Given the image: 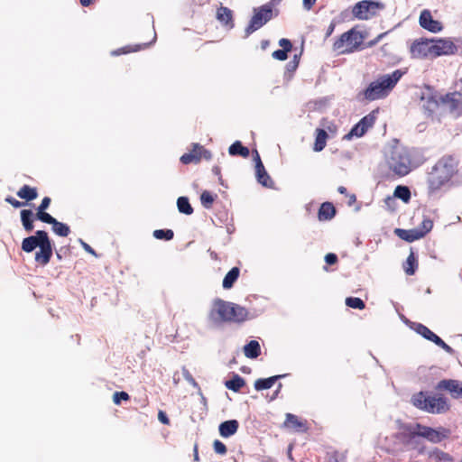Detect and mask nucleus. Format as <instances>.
<instances>
[{
  "mask_svg": "<svg viewBox=\"0 0 462 462\" xmlns=\"http://www.w3.org/2000/svg\"><path fill=\"white\" fill-rule=\"evenodd\" d=\"M315 134L313 150L315 152H321L327 145L328 134L323 128H317Z\"/></svg>",
  "mask_w": 462,
  "mask_h": 462,
  "instance_id": "b1692460",
  "label": "nucleus"
},
{
  "mask_svg": "<svg viewBox=\"0 0 462 462\" xmlns=\"http://www.w3.org/2000/svg\"><path fill=\"white\" fill-rule=\"evenodd\" d=\"M419 438L420 435L416 429V423L413 425H404L402 427V430L400 433V439L404 445L410 446L412 448H417L420 445Z\"/></svg>",
  "mask_w": 462,
  "mask_h": 462,
  "instance_id": "4468645a",
  "label": "nucleus"
},
{
  "mask_svg": "<svg viewBox=\"0 0 462 462\" xmlns=\"http://www.w3.org/2000/svg\"><path fill=\"white\" fill-rule=\"evenodd\" d=\"M435 389L448 392L453 399H462V382L455 379L440 380Z\"/></svg>",
  "mask_w": 462,
  "mask_h": 462,
  "instance_id": "ddd939ff",
  "label": "nucleus"
},
{
  "mask_svg": "<svg viewBox=\"0 0 462 462\" xmlns=\"http://www.w3.org/2000/svg\"><path fill=\"white\" fill-rule=\"evenodd\" d=\"M345 303L347 307L356 310H364L365 308L364 300L356 297H347L345 300Z\"/></svg>",
  "mask_w": 462,
  "mask_h": 462,
  "instance_id": "79ce46f5",
  "label": "nucleus"
},
{
  "mask_svg": "<svg viewBox=\"0 0 462 462\" xmlns=\"http://www.w3.org/2000/svg\"><path fill=\"white\" fill-rule=\"evenodd\" d=\"M418 260L415 254L411 250L406 261L403 263V270L407 275H413L418 269Z\"/></svg>",
  "mask_w": 462,
  "mask_h": 462,
  "instance_id": "c85d7f7f",
  "label": "nucleus"
},
{
  "mask_svg": "<svg viewBox=\"0 0 462 462\" xmlns=\"http://www.w3.org/2000/svg\"><path fill=\"white\" fill-rule=\"evenodd\" d=\"M153 236L158 240H171L174 233L171 229H156L153 231Z\"/></svg>",
  "mask_w": 462,
  "mask_h": 462,
  "instance_id": "37998d69",
  "label": "nucleus"
},
{
  "mask_svg": "<svg viewBox=\"0 0 462 462\" xmlns=\"http://www.w3.org/2000/svg\"><path fill=\"white\" fill-rule=\"evenodd\" d=\"M283 426L298 432H305L308 430L306 421L301 420L298 416L287 413Z\"/></svg>",
  "mask_w": 462,
  "mask_h": 462,
  "instance_id": "412c9836",
  "label": "nucleus"
},
{
  "mask_svg": "<svg viewBox=\"0 0 462 462\" xmlns=\"http://www.w3.org/2000/svg\"><path fill=\"white\" fill-rule=\"evenodd\" d=\"M213 448L215 452L219 455H225L227 451L226 445L218 439L214 441Z\"/></svg>",
  "mask_w": 462,
  "mask_h": 462,
  "instance_id": "de8ad7c7",
  "label": "nucleus"
},
{
  "mask_svg": "<svg viewBox=\"0 0 462 462\" xmlns=\"http://www.w3.org/2000/svg\"><path fill=\"white\" fill-rule=\"evenodd\" d=\"M432 41L420 40L416 41L411 46V54L415 59H424L432 57Z\"/></svg>",
  "mask_w": 462,
  "mask_h": 462,
  "instance_id": "2eb2a0df",
  "label": "nucleus"
},
{
  "mask_svg": "<svg viewBox=\"0 0 462 462\" xmlns=\"http://www.w3.org/2000/svg\"><path fill=\"white\" fill-rule=\"evenodd\" d=\"M457 171V161L451 155L443 156L428 176L429 189L434 192L448 182Z\"/></svg>",
  "mask_w": 462,
  "mask_h": 462,
  "instance_id": "20e7f679",
  "label": "nucleus"
},
{
  "mask_svg": "<svg viewBox=\"0 0 462 462\" xmlns=\"http://www.w3.org/2000/svg\"><path fill=\"white\" fill-rule=\"evenodd\" d=\"M433 227V222L430 218H424L421 224L417 227L420 238L424 237Z\"/></svg>",
  "mask_w": 462,
  "mask_h": 462,
  "instance_id": "a19ab883",
  "label": "nucleus"
},
{
  "mask_svg": "<svg viewBox=\"0 0 462 462\" xmlns=\"http://www.w3.org/2000/svg\"><path fill=\"white\" fill-rule=\"evenodd\" d=\"M383 5L378 2L363 0L356 3L352 8L353 15L358 20H368L374 16Z\"/></svg>",
  "mask_w": 462,
  "mask_h": 462,
  "instance_id": "9d476101",
  "label": "nucleus"
},
{
  "mask_svg": "<svg viewBox=\"0 0 462 462\" xmlns=\"http://www.w3.org/2000/svg\"><path fill=\"white\" fill-rule=\"evenodd\" d=\"M279 45L282 48V50L290 52L292 49V44L290 40L282 38L279 41Z\"/></svg>",
  "mask_w": 462,
  "mask_h": 462,
  "instance_id": "603ef678",
  "label": "nucleus"
},
{
  "mask_svg": "<svg viewBox=\"0 0 462 462\" xmlns=\"http://www.w3.org/2000/svg\"><path fill=\"white\" fill-rule=\"evenodd\" d=\"M52 230L55 234L63 237L68 236L70 232L69 226L59 222L58 220H55V222L52 224Z\"/></svg>",
  "mask_w": 462,
  "mask_h": 462,
  "instance_id": "ea45409f",
  "label": "nucleus"
},
{
  "mask_svg": "<svg viewBox=\"0 0 462 462\" xmlns=\"http://www.w3.org/2000/svg\"><path fill=\"white\" fill-rule=\"evenodd\" d=\"M202 158L206 160L211 159L210 152L199 143H193L192 149L189 152L184 153L180 160L183 164H189L198 163Z\"/></svg>",
  "mask_w": 462,
  "mask_h": 462,
  "instance_id": "f8f14e48",
  "label": "nucleus"
},
{
  "mask_svg": "<svg viewBox=\"0 0 462 462\" xmlns=\"http://www.w3.org/2000/svg\"><path fill=\"white\" fill-rule=\"evenodd\" d=\"M95 2V0H79V3L82 6H89Z\"/></svg>",
  "mask_w": 462,
  "mask_h": 462,
  "instance_id": "e2e57ef3",
  "label": "nucleus"
},
{
  "mask_svg": "<svg viewBox=\"0 0 462 462\" xmlns=\"http://www.w3.org/2000/svg\"><path fill=\"white\" fill-rule=\"evenodd\" d=\"M194 459H195L196 461H199V453H198V448H197V446H196V447H195V448H194Z\"/></svg>",
  "mask_w": 462,
  "mask_h": 462,
  "instance_id": "69168bd1",
  "label": "nucleus"
},
{
  "mask_svg": "<svg viewBox=\"0 0 462 462\" xmlns=\"http://www.w3.org/2000/svg\"><path fill=\"white\" fill-rule=\"evenodd\" d=\"M421 102L422 108L429 114V116L433 115L439 108H441L440 97H438L436 95L433 94L422 96Z\"/></svg>",
  "mask_w": 462,
  "mask_h": 462,
  "instance_id": "aec40b11",
  "label": "nucleus"
},
{
  "mask_svg": "<svg viewBox=\"0 0 462 462\" xmlns=\"http://www.w3.org/2000/svg\"><path fill=\"white\" fill-rule=\"evenodd\" d=\"M403 75L404 72L402 70L395 69L391 74L379 76L364 90V97L369 101L386 97Z\"/></svg>",
  "mask_w": 462,
  "mask_h": 462,
  "instance_id": "f257e3e1",
  "label": "nucleus"
},
{
  "mask_svg": "<svg viewBox=\"0 0 462 462\" xmlns=\"http://www.w3.org/2000/svg\"><path fill=\"white\" fill-rule=\"evenodd\" d=\"M432 57H438L440 55H447L453 52L455 48L451 42L439 40L437 42L432 41Z\"/></svg>",
  "mask_w": 462,
  "mask_h": 462,
  "instance_id": "4be33fe9",
  "label": "nucleus"
},
{
  "mask_svg": "<svg viewBox=\"0 0 462 462\" xmlns=\"http://www.w3.org/2000/svg\"><path fill=\"white\" fill-rule=\"evenodd\" d=\"M21 218L23 226L27 231H32L33 228V214L31 210L23 209L21 212Z\"/></svg>",
  "mask_w": 462,
  "mask_h": 462,
  "instance_id": "4c0bfd02",
  "label": "nucleus"
},
{
  "mask_svg": "<svg viewBox=\"0 0 462 462\" xmlns=\"http://www.w3.org/2000/svg\"><path fill=\"white\" fill-rule=\"evenodd\" d=\"M411 402L414 407L431 414H443L450 411L451 405L442 393L430 394L419 392L411 396Z\"/></svg>",
  "mask_w": 462,
  "mask_h": 462,
  "instance_id": "7ed1b4c3",
  "label": "nucleus"
},
{
  "mask_svg": "<svg viewBox=\"0 0 462 462\" xmlns=\"http://www.w3.org/2000/svg\"><path fill=\"white\" fill-rule=\"evenodd\" d=\"M256 153V164H255V171H256V178L259 183H261L263 186L271 188L273 185V181L272 180L271 177L265 171V168L260 159V156L257 152Z\"/></svg>",
  "mask_w": 462,
  "mask_h": 462,
  "instance_id": "a211bd4d",
  "label": "nucleus"
},
{
  "mask_svg": "<svg viewBox=\"0 0 462 462\" xmlns=\"http://www.w3.org/2000/svg\"><path fill=\"white\" fill-rule=\"evenodd\" d=\"M228 195L226 190H219V193H213L208 190H204L200 195L201 202H214L215 200H226Z\"/></svg>",
  "mask_w": 462,
  "mask_h": 462,
  "instance_id": "393cba45",
  "label": "nucleus"
},
{
  "mask_svg": "<svg viewBox=\"0 0 462 462\" xmlns=\"http://www.w3.org/2000/svg\"><path fill=\"white\" fill-rule=\"evenodd\" d=\"M130 395L126 392H115L113 394V402L115 404L119 405L121 401H129Z\"/></svg>",
  "mask_w": 462,
  "mask_h": 462,
  "instance_id": "49530a36",
  "label": "nucleus"
},
{
  "mask_svg": "<svg viewBox=\"0 0 462 462\" xmlns=\"http://www.w3.org/2000/svg\"><path fill=\"white\" fill-rule=\"evenodd\" d=\"M416 429L420 437L424 438L432 443H439L443 439H448L451 434L450 430L444 427L433 429L420 423H416Z\"/></svg>",
  "mask_w": 462,
  "mask_h": 462,
  "instance_id": "9b49d317",
  "label": "nucleus"
},
{
  "mask_svg": "<svg viewBox=\"0 0 462 462\" xmlns=\"http://www.w3.org/2000/svg\"><path fill=\"white\" fill-rule=\"evenodd\" d=\"M386 162L389 169L398 176H405L411 170V161L402 146H393L386 153Z\"/></svg>",
  "mask_w": 462,
  "mask_h": 462,
  "instance_id": "0eeeda50",
  "label": "nucleus"
},
{
  "mask_svg": "<svg viewBox=\"0 0 462 462\" xmlns=\"http://www.w3.org/2000/svg\"><path fill=\"white\" fill-rule=\"evenodd\" d=\"M273 18V7L271 4H266L261 7L254 9V15L250 20L248 26L245 28V35L249 36L263 26Z\"/></svg>",
  "mask_w": 462,
  "mask_h": 462,
  "instance_id": "6e6552de",
  "label": "nucleus"
},
{
  "mask_svg": "<svg viewBox=\"0 0 462 462\" xmlns=\"http://www.w3.org/2000/svg\"><path fill=\"white\" fill-rule=\"evenodd\" d=\"M383 35H384V33L379 34L374 40L371 41L368 43V46L375 45L383 37Z\"/></svg>",
  "mask_w": 462,
  "mask_h": 462,
  "instance_id": "680f3d73",
  "label": "nucleus"
},
{
  "mask_svg": "<svg viewBox=\"0 0 462 462\" xmlns=\"http://www.w3.org/2000/svg\"><path fill=\"white\" fill-rule=\"evenodd\" d=\"M364 40V34L353 27L334 42L332 50L337 55L350 54L360 49Z\"/></svg>",
  "mask_w": 462,
  "mask_h": 462,
  "instance_id": "423d86ee",
  "label": "nucleus"
},
{
  "mask_svg": "<svg viewBox=\"0 0 462 462\" xmlns=\"http://www.w3.org/2000/svg\"><path fill=\"white\" fill-rule=\"evenodd\" d=\"M228 152L232 156H241L247 158L249 156V149L242 144L240 141H236L228 148Z\"/></svg>",
  "mask_w": 462,
  "mask_h": 462,
  "instance_id": "c756f323",
  "label": "nucleus"
},
{
  "mask_svg": "<svg viewBox=\"0 0 462 462\" xmlns=\"http://www.w3.org/2000/svg\"><path fill=\"white\" fill-rule=\"evenodd\" d=\"M322 125H323L324 127H326V129H327L328 132H330L331 134H336V133H337V125H336L335 124H333V123H329V122H328V121H326V120H323V122H322Z\"/></svg>",
  "mask_w": 462,
  "mask_h": 462,
  "instance_id": "6e6d98bb",
  "label": "nucleus"
},
{
  "mask_svg": "<svg viewBox=\"0 0 462 462\" xmlns=\"http://www.w3.org/2000/svg\"><path fill=\"white\" fill-rule=\"evenodd\" d=\"M36 247L40 250L35 254V261L42 266L48 264L52 256V245L47 232L38 230L34 236L23 240L22 249L24 252L31 253Z\"/></svg>",
  "mask_w": 462,
  "mask_h": 462,
  "instance_id": "39448f33",
  "label": "nucleus"
},
{
  "mask_svg": "<svg viewBox=\"0 0 462 462\" xmlns=\"http://www.w3.org/2000/svg\"><path fill=\"white\" fill-rule=\"evenodd\" d=\"M337 191L339 193H341V194L346 195V199H347V200H348L347 202H356V195L355 194H349L347 192L346 188H345L343 186H340V187H338Z\"/></svg>",
  "mask_w": 462,
  "mask_h": 462,
  "instance_id": "8fccbe9b",
  "label": "nucleus"
},
{
  "mask_svg": "<svg viewBox=\"0 0 462 462\" xmlns=\"http://www.w3.org/2000/svg\"><path fill=\"white\" fill-rule=\"evenodd\" d=\"M41 202H51V199L49 197H44Z\"/></svg>",
  "mask_w": 462,
  "mask_h": 462,
  "instance_id": "774afa93",
  "label": "nucleus"
},
{
  "mask_svg": "<svg viewBox=\"0 0 462 462\" xmlns=\"http://www.w3.org/2000/svg\"><path fill=\"white\" fill-rule=\"evenodd\" d=\"M298 65H299V60H298L297 56L295 55L294 59L287 63L286 69L290 72H294L296 70V69L298 68Z\"/></svg>",
  "mask_w": 462,
  "mask_h": 462,
  "instance_id": "864d4df0",
  "label": "nucleus"
},
{
  "mask_svg": "<svg viewBox=\"0 0 462 462\" xmlns=\"http://www.w3.org/2000/svg\"><path fill=\"white\" fill-rule=\"evenodd\" d=\"M80 243L82 245V247L84 248V250L93 255H96V252L95 250L89 245H88L87 243H85L84 241L80 240Z\"/></svg>",
  "mask_w": 462,
  "mask_h": 462,
  "instance_id": "13d9d810",
  "label": "nucleus"
},
{
  "mask_svg": "<svg viewBox=\"0 0 462 462\" xmlns=\"http://www.w3.org/2000/svg\"><path fill=\"white\" fill-rule=\"evenodd\" d=\"M416 331L421 335L424 338L435 343L438 346L441 347L448 353H451L453 349L448 344H446L438 335L431 331L428 327L418 324Z\"/></svg>",
  "mask_w": 462,
  "mask_h": 462,
  "instance_id": "dca6fc26",
  "label": "nucleus"
},
{
  "mask_svg": "<svg viewBox=\"0 0 462 462\" xmlns=\"http://www.w3.org/2000/svg\"><path fill=\"white\" fill-rule=\"evenodd\" d=\"M272 56L278 60H285L288 57V52L284 50H276L273 52Z\"/></svg>",
  "mask_w": 462,
  "mask_h": 462,
  "instance_id": "09e8293b",
  "label": "nucleus"
},
{
  "mask_svg": "<svg viewBox=\"0 0 462 462\" xmlns=\"http://www.w3.org/2000/svg\"><path fill=\"white\" fill-rule=\"evenodd\" d=\"M217 20L226 28L233 29L235 26L233 12L228 7L221 5L216 12Z\"/></svg>",
  "mask_w": 462,
  "mask_h": 462,
  "instance_id": "6ab92c4d",
  "label": "nucleus"
},
{
  "mask_svg": "<svg viewBox=\"0 0 462 462\" xmlns=\"http://www.w3.org/2000/svg\"><path fill=\"white\" fill-rule=\"evenodd\" d=\"M17 196L24 199L25 202H30L35 199H37L38 191L34 187H31L29 185H23L18 191Z\"/></svg>",
  "mask_w": 462,
  "mask_h": 462,
  "instance_id": "bb28decb",
  "label": "nucleus"
},
{
  "mask_svg": "<svg viewBox=\"0 0 462 462\" xmlns=\"http://www.w3.org/2000/svg\"><path fill=\"white\" fill-rule=\"evenodd\" d=\"M418 233L419 232L417 230V228L410 229V230L401 229V228H396L395 229V234L401 239H402L404 241H407V242H413L415 240L420 239V237Z\"/></svg>",
  "mask_w": 462,
  "mask_h": 462,
  "instance_id": "473e14b6",
  "label": "nucleus"
},
{
  "mask_svg": "<svg viewBox=\"0 0 462 462\" xmlns=\"http://www.w3.org/2000/svg\"><path fill=\"white\" fill-rule=\"evenodd\" d=\"M327 462H346V456L345 453L332 451L328 453Z\"/></svg>",
  "mask_w": 462,
  "mask_h": 462,
  "instance_id": "a18cd8bd",
  "label": "nucleus"
},
{
  "mask_svg": "<svg viewBox=\"0 0 462 462\" xmlns=\"http://www.w3.org/2000/svg\"><path fill=\"white\" fill-rule=\"evenodd\" d=\"M365 133L364 126L357 123L352 127L350 132L345 135V139L350 140L353 136L362 137Z\"/></svg>",
  "mask_w": 462,
  "mask_h": 462,
  "instance_id": "c03bdc74",
  "label": "nucleus"
},
{
  "mask_svg": "<svg viewBox=\"0 0 462 462\" xmlns=\"http://www.w3.org/2000/svg\"><path fill=\"white\" fill-rule=\"evenodd\" d=\"M240 273V270L238 267H233L224 277L223 280V288L230 289L233 287L236 281L238 279Z\"/></svg>",
  "mask_w": 462,
  "mask_h": 462,
  "instance_id": "72a5a7b5",
  "label": "nucleus"
},
{
  "mask_svg": "<svg viewBox=\"0 0 462 462\" xmlns=\"http://www.w3.org/2000/svg\"><path fill=\"white\" fill-rule=\"evenodd\" d=\"M244 354L247 358H257L261 355V346L259 342L256 340H251L244 346Z\"/></svg>",
  "mask_w": 462,
  "mask_h": 462,
  "instance_id": "cd10ccee",
  "label": "nucleus"
},
{
  "mask_svg": "<svg viewBox=\"0 0 462 462\" xmlns=\"http://www.w3.org/2000/svg\"><path fill=\"white\" fill-rule=\"evenodd\" d=\"M441 110L455 117L462 115V93L455 91L440 97Z\"/></svg>",
  "mask_w": 462,
  "mask_h": 462,
  "instance_id": "1a4fd4ad",
  "label": "nucleus"
},
{
  "mask_svg": "<svg viewBox=\"0 0 462 462\" xmlns=\"http://www.w3.org/2000/svg\"><path fill=\"white\" fill-rule=\"evenodd\" d=\"M325 261L328 264L333 265L337 263V256L333 253H328L325 256Z\"/></svg>",
  "mask_w": 462,
  "mask_h": 462,
  "instance_id": "5fc2aeb1",
  "label": "nucleus"
},
{
  "mask_svg": "<svg viewBox=\"0 0 462 462\" xmlns=\"http://www.w3.org/2000/svg\"><path fill=\"white\" fill-rule=\"evenodd\" d=\"M315 3L316 0H303V6L306 10H310Z\"/></svg>",
  "mask_w": 462,
  "mask_h": 462,
  "instance_id": "052dcab7",
  "label": "nucleus"
},
{
  "mask_svg": "<svg viewBox=\"0 0 462 462\" xmlns=\"http://www.w3.org/2000/svg\"><path fill=\"white\" fill-rule=\"evenodd\" d=\"M5 202L11 203V202H19V201L14 198H6Z\"/></svg>",
  "mask_w": 462,
  "mask_h": 462,
  "instance_id": "338daca9",
  "label": "nucleus"
},
{
  "mask_svg": "<svg viewBox=\"0 0 462 462\" xmlns=\"http://www.w3.org/2000/svg\"><path fill=\"white\" fill-rule=\"evenodd\" d=\"M245 383V380L240 375L234 374L231 380H228L225 383V385L229 390L239 392Z\"/></svg>",
  "mask_w": 462,
  "mask_h": 462,
  "instance_id": "c9c22d12",
  "label": "nucleus"
},
{
  "mask_svg": "<svg viewBox=\"0 0 462 462\" xmlns=\"http://www.w3.org/2000/svg\"><path fill=\"white\" fill-rule=\"evenodd\" d=\"M148 47L147 43H142V44H134V45H125L124 47H121L117 50L112 51L111 55L112 56H119L122 54H128L131 52H136L141 50H144Z\"/></svg>",
  "mask_w": 462,
  "mask_h": 462,
  "instance_id": "2f4dec72",
  "label": "nucleus"
},
{
  "mask_svg": "<svg viewBox=\"0 0 462 462\" xmlns=\"http://www.w3.org/2000/svg\"><path fill=\"white\" fill-rule=\"evenodd\" d=\"M177 206L180 213L190 215L193 212L191 204H177Z\"/></svg>",
  "mask_w": 462,
  "mask_h": 462,
  "instance_id": "3c124183",
  "label": "nucleus"
},
{
  "mask_svg": "<svg viewBox=\"0 0 462 462\" xmlns=\"http://www.w3.org/2000/svg\"><path fill=\"white\" fill-rule=\"evenodd\" d=\"M376 111H372L365 116H364L358 123L362 126H364V129L365 132L368 131V129L372 128L376 121Z\"/></svg>",
  "mask_w": 462,
  "mask_h": 462,
  "instance_id": "58836bf2",
  "label": "nucleus"
},
{
  "mask_svg": "<svg viewBox=\"0 0 462 462\" xmlns=\"http://www.w3.org/2000/svg\"><path fill=\"white\" fill-rule=\"evenodd\" d=\"M393 198L399 199L403 202H408L411 199V191L407 186L399 185L395 188L393 197L388 196L384 202H389Z\"/></svg>",
  "mask_w": 462,
  "mask_h": 462,
  "instance_id": "a878e982",
  "label": "nucleus"
},
{
  "mask_svg": "<svg viewBox=\"0 0 462 462\" xmlns=\"http://www.w3.org/2000/svg\"><path fill=\"white\" fill-rule=\"evenodd\" d=\"M158 420L164 425L170 424V420H169L167 414L163 411H159Z\"/></svg>",
  "mask_w": 462,
  "mask_h": 462,
  "instance_id": "4d7b16f0",
  "label": "nucleus"
},
{
  "mask_svg": "<svg viewBox=\"0 0 462 462\" xmlns=\"http://www.w3.org/2000/svg\"><path fill=\"white\" fill-rule=\"evenodd\" d=\"M419 23L423 29L431 32H439L442 30L441 23L434 20L431 13L427 9L421 11L419 18Z\"/></svg>",
  "mask_w": 462,
  "mask_h": 462,
  "instance_id": "f3484780",
  "label": "nucleus"
},
{
  "mask_svg": "<svg viewBox=\"0 0 462 462\" xmlns=\"http://www.w3.org/2000/svg\"><path fill=\"white\" fill-rule=\"evenodd\" d=\"M284 375H274V376H271V377H268V378H261V379H257L255 382H254V388L256 391H262V390H265V389H270L274 383L275 382L283 377Z\"/></svg>",
  "mask_w": 462,
  "mask_h": 462,
  "instance_id": "7c9ffc66",
  "label": "nucleus"
},
{
  "mask_svg": "<svg viewBox=\"0 0 462 462\" xmlns=\"http://www.w3.org/2000/svg\"><path fill=\"white\" fill-rule=\"evenodd\" d=\"M336 213L334 204H320L319 210V220H328L334 217Z\"/></svg>",
  "mask_w": 462,
  "mask_h": 462,
  "instance_id": "f704fd0d",
  "label": "nucleus"
},
{
  "mask_svg": "<svg viewBox=\"0 0 462 462\" xmlns=\"http://www.w3.org/2000/svg\"><path fill=\"white\" fill-rule=\"evenodd\" d=\"M245 308L217 299L213 302L209 312L211 319L218 322L241 323L247 319Z\"/></svg>",
  "mask_w": 462,
  "mask_h": 462,
  "instance_id": "f03ea898",
  "label": "nucleus"
},
{
  "mask_svg": "<svg viewBox=\"0 0 462 462\" xmlns=\"http://www.w3.org/2000/svg\"><path fill=\"white\" fill-rule=\"evenodd\" d=\"M239 427V423L236 420H230L222 422L219 425V433L224 438H228L234 435Z\"/></svg>",
  "mask_w": 462,
  "mask_h": 462,
  "instance_id": "5701e85b",
  "label": "nucleus"
},
{
  "mask_svg": "<svg viewBox=\"0 0 462 462\" xmlns=\"http://www.w3.org/2000/svg\"><path fill=\"white\" fill-rule=\"evenodd\" d=\"M176 202H182V203L189 202V199L184 196L179 197Z\"/></svg>",
  "mask_w": 462,
  "mask_h": 462,
  "instance_id": "0e129e2a",
  "label": "nucleus"
},
{
  "mask_svg": "<svg viewBox=\"0 0 462 462\" xmlns=\"http://www.w3.org/2000/svg\"><path fill=\"white\" fill-rule=\"evenodd\" d=\"M335 28H336V23L335 22H331L330 24L328 25V29H327L325 37L328 38L333 33Z\"/></svg>",
  "mask_w": 462,
  "mask_h": 462,
  "instance_id": "bf43d9fd",
  "label": "nucleus"
},
{
  "mask_svg": "<svg viewBox=\"0 0 462 462\" xmlns=\"http://www.w3.org/2000/svg\"><path fill=\"white\" fill-rule=\"evenodd\" d=\"M49 205L50 204H40L36 216L37 218L41 221L52 225L56 219L52 217L49 213L45 212V209L48 208Z\"/></svg>",
  "mask_w": 462,
  "mask_h": 462,
  "instance_id": "e433bc0d",
  "label": "nucleus"
}]
</instances>
